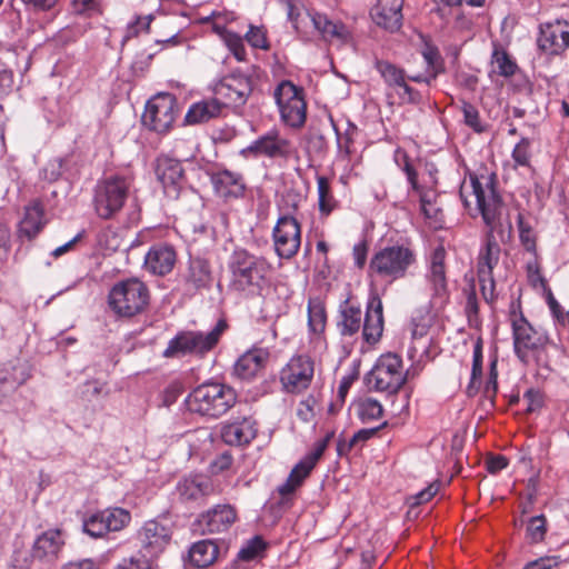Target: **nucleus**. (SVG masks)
I'll return each mask as SVG.
<instances>
[{"label": "nucleus", "mask_w": 569, "mask_h": 569, "mask_svg": "<svg viewBox=\"0 0 569 569\" xmlns=\"http://www.w3.org/2000/svg\"><path fill=\"white\" fill-rule=\"evenodd\" d=\"M460 198L466 208H471L473 202L475 209L481 213L483 222L489 227L479 249L477 274H493L501 252L493 229L502 211V200L496 189V176L487 172L470 173L469 180L461 184Z\"/></svg>", "instance_id": "nucleus-1"}, {"label": "nucleus", "mask_w": 569, "mask_h": 569, "mask_svg": "<svg viewBox=\"0 0 569 569\" xmlns=\"http://www.w3.org/2000/svg\"><path fill=\"white\" fill-rule=\"evenodd\" d=\"M417 262V253L408 243H393L377 249L368 264L372 282L393 283L406 278Z\"/></svg>", "instance_id": "nucleus-2"}, {"label": "nucleus", "mask_w": 569, "mask_h": 569, "mask_svg": "<svg viewBox=\"0 0 569 569\" xmlns=\"http://www.w3.org/2000/svg\"><path fill=\"white\" fill-rule=\"evenodd\" d=\"M361 325L363 340L369 345L377 343L383 332V307L380 297L373 293L369 297L366 317L362 322V311L359 306L346 301L341 306L338 328L342 336H353Z\"/></svg>", "instance_id": "nucleus-3"}, {"label": "nucleus", "mask_w": 569, "mask_h": 569, "mask_svg": "<svg viewBox=\"0 0 569 569\" xmlns=\"http://www.w3.org/2000/svg\"><path fill=\"white\" fill-rule=\"evenodd\" d=\"M231 288L244 296L260 295L267 283L270 264L262 258L246 249H237L229 260Z\"/></svg>", "instance_id": "nucleus-4"}, {"label": "nucleus", "mask_w": 569, "mask_h": 569, "mask_svg": "<svg viewBox=\"0 0 569 569\" xmlns=\"http://www.w3.org/2000/svg\"><path fill=\"white\" fill-rule=\"evenodd\" d=\"M131 183V178L122 174H112L99 180L92 197L96 214L103 220L116 219L128 200Z\"/></svg>", "instance_id": "nucleus-5"}, {"label": "nucleus", "mask_w": 569, "mask_h": 569, "mask_svg": "<svg viewBox=\"0 0 569 569\" xmlns=\"http://www.w3.org/2000/svg\"><path fill=\"white\" fill-rule=\"evenodd\" d=\"M417 373L418 370L413 366L407 370L403 369L399 355L387 352L376 360L365 380L369 389L393 395L400 390L409 377Z\"/></svg>", "instance_id": "nucleus-6"}, {"label": "nucleus", "mask_w": 569, "mask_h": 569, "mask_svg": "<svg viewBox=\"0 0 569 569\" xmlns=\"http://www.w3.org/2000/svg\"><path fill=\"white\" fill-rule=\"evenodd\" d=\"M150 301L147 284L138 278L120 280L108 295L110 309L121 318H131L146 310Z\"/></svg>", "instance_id": "nucleus-7"}, {"label": "nucleus", "mask_w": 569, "mask_h": 569, "mask_svg": "<svg viewBox=\"0 0 569 569\" xmlns=\"http://www.w3.org/2000/svg\"><path fill=\"white\" fill-rule=\"evenodd\" d=\"M236 399L232 388L221 383H206L197 387L184 402L190 412L218 418L236 403Z\"/></svg>", "instance_id": "nucleus-8"}, {"label": "nucleus", "mask_w": 569, "mask_h": 569, "mask_svg": "<svg viewBox=\"0 0 569 569\" xmlns=\"http://www.w3.org/2000/svg\"><path fill=\"white\" fill-rule=\"evenodd\" d=\"M227 328L226 320L220 319L208 332H180L169 340L162 355L166 358H178L187 355L204 356L218 345Z\"/></svg>", "instance_id": "nucleus-9"}, {"label": "nucleus", "mask_w": 569, "mask_h": 569, "mask_svg": "<svg viewBox=\"0 0 569 569\" xmlns=\"http://www.w3.org/2000/svg\"><path fill=\"white\" fill-rule=\"evenodd\" d=\"M447 251L438 244L425 258V283L430 297V307L440 310L449 301L450 292L447 278Z\"/></svg>", "instance_id": "nucleus-10"}, {"label": "nucleus", "mask_w": 569, "mask_h": 569, "mask_svg": "<svg viewBox=\"0 0 569 569\" xmlns=\"http://www.w3.org/2000/svg\"><path fill=\"white\" fill-rule=\"evenodd\" d=\"M281 121L293 129L301 128L307 119V103L302 88L282 80L273 91Z\"/></svg>", "instance_id": "nucleus-11"}, {"label": "nucleus", "mask_w": 569, "mask_h": 569, "mask_svg": "<svg viewBox=\"0 0 569 569\" xmlns=\"http://www.w3.org/2000/svg\"><path fill=\"white\" fill-rule=\"evenodd\" d=\"M509 320L512 328L515 353L522 362H526L530 351L541 349L547 345L548 337L537 331L528 322L522 312L517 310L515 302L510 306Z\"/></svg>", "instance_id": "nucleus-12"}, {"label": "nucleus", "mask_w": 569, "mask_h": 569, "mask_svg": "<svg viewBox=\"0 0 569 569\" xmlns=\"http://www.w3.org/2000/svg\"><path fill=\"white\" fill-rule=\"evenodd\" d=\"M177 117V99L173 94L161 92L147 101L142 123L158 133L168 132Z\"/></svg>", "instance_id": "nucleus-13"}, {"label": "nucleus", "mask_w": 569, "mask_h": 569, "mask_svg": "<svg viewBox=\"0 0 569 569\" xmlns=\"http://www.w3.org/2000/svg\"><path fill=\"white\" fill-rule=\"evenodd\" d=\"M211 90L224 109L238 108L246 104L252 92V82L248 76L233 72L216 80Z\"/></svg>", "instance_id": "nucleus-14"}, {"label": "nucleus", "mask_w": 569, "mask_h": 569, "mask_svg": "<svg viewBox=\"0 0 569 569\" xmlns=\"http://www.w3.org/2000/svg\"><path fill=\"white\" fill-rule=\"evenodd\" d=\"M271 237L276 254L280 259H291L301 246V224L289 213L280 214Z\"/></svg>", "instance_id": "nucleus-15"}, {"label": "nucleus", "mask_w": 569, "mask_h": 569, "mask_svg": "<svg viewBox=\"0 0 569 569\" xmlns=\"http://www.w3.org/2000/svg\"><path fill=\"white\" fill-rule=\"evenodd\" d=\"M313 375V360L305 355L295 356L280 370V383L287 393H301L310 387Z\"/></svg>", "instance_id": "nucleus-16"}, {"label": "nucleus", "mask_w": 569, "mask_h": 569, "mask_svg": "<svg viewBox=\"0 0 569 569\" xmlns=\"http://www.w3.org/2000/svg\"><path fill=\"white\" fill-rule=\"evenodd\" d=\"M131 521L129 510L120 507L94 512L83 520V531L92 538H102L108 532L120 531Z\"/></svg>", "instance_id": "nucleus-17"}, {"label": "nucleus", "mask_w": 569, "mask_h": 569, "mask_svg": "<svg viewBox=\"0 0 569 569\" xmlns=\"http://www.w3.org/2000/svg\"><path fill=\"white\" fill-rule=\"evenodd\" d=\"M291 142L280 134L277 128H271L239 151L244 159L266 157L269 159L288 158Z\"/></svg>", "instance_id": "nucleus-18"}, {"label": "nucleus", "mask_w": 569, "mask_h": 569, "mask_svg": "<svg viewBox=\"0 0 569 569\" xmlns=\"http://www.w3.org/2000/svg\"><path fill=\"white\" fill-rule=\"evenodd\" d=\"M538 50L546 56H560L569 48V21L555 19L539 24Z\"/></svg>", "instance_id": "nucleus-19"}, {"label": "nucleus", "mask_w": 569, "mask_h": 569, "mask_svg": "<svg viewBox=\"0 0 569 569\" xmlns=\"http://www.w3.org/2000/svg\"><path fill=\"white\" fill-rule=\"evenodd\" d=\"M333 435V431H328L323 438L317 440L313 448L293 467L287 481L279 487V492L282 496L292 493L301 486L326 451Z\"/></svg>", "instance_id": "nucleus-20"}, {"label": "nucleus", "mask_w": 569, "mask_h": 569, "mask_svg": "<svg viewBox=\"0 0 569 569\" xmlns=\"http://www.w3.org/2000/svg\"><path fill=\"white\" fill-rule=\"evenodd\" d=\"M237 510L230 503H219L200 513L196 525L206 533H220L229 530L237 521Z\"/></svg>", "instance_id": "nucleus-21"}, {"label": "nucleus", "mask_w": 569, "mask_h": 569, "mask_svg": "<svg viewBox=\"0 0 569 569\" xmlns=\"http://www.w3.org/2000/svg\"><path fill=\"white\" fill-rule=\"evenodd\" d=\"M214 492L210 478L203 475H193L182 478L176 486V496L183 503H202Z\"/></svg>", "instance_id": "nucleus-22"}, {"label": "nucleus", "mask_w": 569, "mask_h": 569, "mask_svg": "<svg viewBox=\"0 0 569 569\" xmlns=\"http://www.w3.org/2000/svg\"><path fill=\"white\" fill-rule=\"evenodd\" d=\"M257 431L251 416H234L222 426L221 438L229 446H244L256 438Z\"/></svg>", "instance_id": "nucleus-23"}, {"label": "nucleus", "mask_w": 569, "mask_h": 569, "mask_svg": "<svg viewBox=\"0 0 569 569\" xmlns=\"http://www.w3.org/2000/svg\"><path fill=\"white\" fill-rule=\"evenodd\" d=\"M169 539V529L156 520L144 522L138 531V540L143 557H154L162 552Z\"/></svg>", "instance_id": "nucleus-24"}, {"label": "nucleus", "mask_w": 569, "mask_h": 569, "mask_svg": "<svg viewBox=\"0 0 569 569\" xmlns=\"http://www.w3.org/2000/svg\"><path fill=\"white\" fill-rule=\"evenodd\" d=\"M64 543L66 536L62 530L49 529L36 538L31 555L40 561L52 562L58 559Z\"/></svg>", "instance_id": "nucleus-25"}, {"label": "nucleus", "mask_w": 569, "mask_h": 569, "mask_svg": "<svg viewBox=\"0 0 569 569\" xmlns=\"http://www.w3.org/2000/svg\"><path fill=\"white\" fill-rule=\"evenodd\" d=\"M213 282L211 266L208 260L194 257L189 259L184 273V287L187 292L196 293L209 289Z\"/></svg>", "instance_id": "nucleus-26"}, {"label": "nucleus", "mask_w": 569, "mask_h": 569, "mask_svg": "<svg viewBox=\"0 0 569 569\" xmlns=\"http://www.w3.org/2000/svg\"><path fill=\"white\" fill-rule=\"evenodd\" d=\"M403 0H378L371 10L375 23L388 31L395 32L402 26Z\"/></svg>", "instance_id": "nucleus-27"}, {"label": "nucleus", "mask_w": 569, "mask_h": 569, "mask_svg": "<svg viewBox=\"0 0 569 569\" xmlns=\"http://www.w3.org/2000/svg\"><path fill=\"white\" fill-rule=\"evenodd\" d=\"M156 173L164 193L170 198H177L183 183L182 164L177 160L163 159L158 162Z\"/></svg>", "instance_id": "nucleus-28"}, {"label": "nucleus", "mask_w": 569, "mask_h": 569, "mask_svg": "<svg viewBox=\"0 0 569 569\" xmlns=\"http://www.w3.org/2000/svg\"><path fill=\"white\" fill-rule=\"evenodd\" d=\"M210 181L214 192L226 199L240 198L246 190L242 174L227 169L211 173Z\"/></svg>", "instance_id": "nucleus-29"}, {"label": "nucleus", "mask_w": 569, "mask_h": 569, "mask_svg": "<svg viewBox=\"0 0 569 569\" xmlns=\"http://www.w3.org/2000/svg\"><path fill=\"white\" fill-rule=\"evenodd\" d=\"M176 251L169 244L152 246L144 257V268L152 274L164 276L174 267Z\"/></svg>", "instance_id": "nucleus-30"}, {"label": "nucleus", "mask_w": 569, "mask_h": 569, "mask_svg": "<svg viewBox=\"0 0 569 569\" xmlns=\"http://www.w3.org/2000/svg\"><path fill=\"white\" fill-rule=\"evenodd\" d=\"M402 170L405 171L407 179L411 186V189L418 193L420 199V207L423 216L427 219H437L439 208L436 203L437 192L433 189H425L418 183L417 171L410 164L408 158L405 156V164Z\"/></svg>", "instance_id": "nucleus-31"}, {"label": "nucleus", "mask_w": 569, "mask_h": 569, "mask_svg": "<svg viewBox=\"0 0 569 569\" xmlns=\"http://www.w3.org/2000/svg\"><path fill=\"white\" fill-rule=\"evenodd\" d=\"M269 350L262 347H253L241 355L233 366L234 375L241 379L249 380L264 367Z\"/></svg>", "instance_id": "nucleus-32"}, {"label": "nucleus", "mask_w": 569, "mask_h": 569, "mask_svg": "<svg viewBox=\"0 0 569 569\" xmlns=\"http://www.w3.org/2000/svg\"><path fill=\"white\" fill-rule=\"evenodd\" d=\"M223 110V106L212 96L192 103L186 113L184 121L188 124L204 123L220 117Z\"/></svg>", "instance_id": "nucleus-33"}, {"label": "nucleus", "mask_w": 569, "mask_h": 569, "mask_svg": "<svg viewBox=\"0 0 569 569\" xmlns=\"http://www.w3.org/2000/svg\"><path fill=\"white\" fill-rule=\"evenodd\" d=\"M44 224L43 207L39 201H33L26 207L24 216L19 222V237L31 240L42 230Z\"/></svg>", "instance_id": "nucleus-34"}, {"label": "nucleus", "mask_w": 569, "mask_h": 569, "mask_svg": "<svg viewBox=\"0 0 569 569\" xmlns=\"http://www.w3.org/2000/svg\"><path fill=\"white\" fill-rule=\"evenodd\" d=\"M307 16L315 30L318 31L325 40H331L336 38L341 41H346L348 39L349 31L343 23L333 22L326 14L316 10L307 11Z\"/></svg>", "instance_id": "nucleus-35"}, {"label": "nucleus", "mask_w": 569, "mask_h": 569, "mask_svg": "<svg viewBox=\"0 0 569 569\" xmlns=\"http://www.w3.org/2000/svg\"><path fill=\"white\" fill-rule=\"evenodd\" d=\"M220 556V549L216 540L203 539L194 542L189 549V560L198 568L211 566Z\"/></svg>", "instance_id": "nucleus-36"}, {"label": "nucleus", "mask_w": 569, "mask_h": 569, "mask_svg": "<svg viewBox=\"0 0 569 569\" xmlns=\"http://www.w3.org/2000/svg\"><path fill=\"white\" fill-rule=\"evenodd\" d=\"M281 3L284 6L287 20L291 23L295 32L300 37L307 36V27L310 21L307 16L308 10L298 0H281Z\"/></svg>", "instance_id": "nucleus-37"}, {"label": "nucleus", "mask_w": 569, "mask_h": 569, "mask_svg": "<svg viewBox=\"0 0 569 569\" xmlns=\"http://www.w3.org/2000/svg\"><path fill=\"white\" fill-rule=\"evenodd\" d=\"M318 208L322 217H328L339 207L335 198L330 180L325 176H317Z\"/></svg>", "instance_id": "nucleus-38"}, {"label": "nucleus", "mask_w": 569, "mask_h": 569, "mask_svg": "<svg viewBox=\"0 0 569 569\" xmlns=\"http://www.w3.org/2000/svg\"><path fill=\"white\" fill-rule=\"evenodd\" d=\"M308 327L316 335L323 332L327 322V313L323 301L319 297L308 299Z\"/></svg>", "instance_id": "nucleus-39"}, {"label": "nucleus", "mask_w": 569, "mask_h": 569, "mask_svg": "<svg viewBox=\"0 0 569 569\" xmlns=\"http://www.w3.org/2000/svg\"><path fill=\"white\" fill-rule=\"evenodd\" d=\"M358 418L362 423L376 421L382 417V405L373 398H365L356 403Z\"/></svg>", "instance_id": "nucleus-40"}, {"label": "nucleus", "mask_w": 569, "mask_h": 569, "mask_svg": "<svg viewBox=\"0 0 569 569\" xmlns=\"http://www.w3.org/2000/svg\"><path fill=\"white\" fill-rule=\"evenodd\" d=\"M482 346L480 341H477L473 346L471 377L467 387L469 395H475L479 390L482 377Z\"/></svg>", "instance_id": "nucleus-41"}, {"label": "nucleus", "mask_w": 569, "mask_h": 569, "mask_svg": "<svg viewBox=\"0 0 569 569\" xmlns=\"http://www.w3.org/2000/svg\"><path fill=\"white\" fill-rule=\"evenodd\" d=\"M376 69L389 88H393L405 76V70L388 61H378Z\"/></svg>", "instance_id": "nucleus-42"}, {"label": "nucleus", "mask_w": 569, "mask_h": 569, "mask_svg": "<svg viewBox=\"0 0 569 569\" xmlns=\"http://www.w3.org/2000/svg\"><path fill=\"white\" fill-rule=\"evenodd\" d=\"M376 69L389 88H393L405 76V70L388 61H378Z\"/></svg>", "instance_id": "nucleus-43"}, {"label": "nucleus", "mask_w": 569, "mask_h": 569, "mask_svg": "<svg viewBox=\"0 0 569 569\" xmlns=\"http://www.w3.org/2000/svg\"><path fill=\"white\" fill-rule=\"evenodd\" d=\"M376 69L389 88H393L405 76V70L388 61H378Z\"/></svg>", "instance_id": "nucleus-44"}, {"label": "nucleus", "mask_w": 569, "mask_h": 569, "mask_svg": "<svg viewBox=\"0 0 569 569\" xmlns=\"http://www.w3.org/2000/svg\"><path fill=\"white\" fill-rule=\"evenodd\" d=\"M392 91L398 97L399 103H419L422 96L418 90L408 84V77L405 76L393 88Z\"/></svg>", "instance_id": "nucleus-45"}, {"label": "nucleus", "mask_w": 569, "mask_h": 569, "mask_svg": "<svg viewBox=\"0 0 569 569\" xmlns=\"http://www.w3.org/2000/svg\"><path fill=\"white\" fill-rule=\"evenodd\" d=\"M492 63L496 67L497 72L502 77H511L517 70V64L505 50H493Z\"/></svg>", "instance_id": "nucleus-46"}, {"label": "nucleus", "mask_w": 569, "mask_h": 569, "mask_svg": "<svg viewBox=\"0 0 569 569\" xmlns=\"http://www.w3.org/2000/svg\"><path fill=\"white\" fill-rule=\"evenodd\" d=\"M547 533V520L543 515L531 517L527 523V537L531 543H539Z\"/></svg>", "instance_id": "nucleus-47"}, {"label": "nucleus", "mask_w": 569, "mask_h": 569, "mask_svg": "<svg viewBox=\"0 0 569 569\" xmlns=\"http://www.w3.org/2000/svg\"><path fill=\"white\" fill-rule=\"evenodd\" d=\"M266 549V542L259 536L249 539L239 550L238 558L243 561H250L258 558Z\"/></svg>", "instance_id": "nucleus-48"}, {"label": "nucleus", "mask_w": 569, "mask_h": 569, "mask_svg": "<svg viewBox=\"0 0 569 569\" xmlns=\"http://www.w3.org/2000/svg\"><path fill=\"white\" fill-rule=\"evenodd\" d=\"M222 40L238 61L246 60L247 51L243 39L239 34L227 30L222 33Z\"/></svg>", "instance_id": "nucleus-49"}, {"label": "nucleus", "mask_w": 569, "mask_h": 569, "mask_svg": "<svg viewBox=\"0 0 569 569\" xmlns=\"http://www.w3.org/2000/svg\"><path fill=\"white\" fill-rule=\"evenodd\" d=\"M517 224L519 229V238L521 244L528 252L536 254V236L531 227L527 222H525L523 216L521 213L518 214Z\"/></svg>", "instance_id": "nucleus-50"}, {"label": "nucleus", "mask_w": 569, "mask_h": 569, "mask_svg": "<svg viewBox=\"0 0 569 569\" xmlns=\"http://www.w3.org/2000/svg\"><path fill=\"white\" fill-rule=\"evenodd\" d=\"M531 141L528 138H521L520 141L515 146L511 157L515 162V167H530L531 159Z\"/></svg>", "instance_id": "nucleus-51"}, {"label": "nucleus", "mask_w": 569, "mask_h": 569, "mask_svg": "<svg viewBox=\"0 0 569 569\" xmlns=\"http://www.w3.org/2000/svg\"><path fill=\"white\" fill-rule=\"evenodd\" d=\"M462 113L465 123L476 132H482L485 127L480 120L478 109L470 102L462 101Z\"/></svg>", "instance_id": "nucleus-52"}, {"label": "nucleus", "mask_w": 569, "mask_h": 569, "mask_svg": "<svg viewBox=\"0 0 569 569\" xmlns=\"http://www.w3.org/2000/svg\"><path fill=\"white\" fill-rule=\"evenodd\" d=\"M463 295L466 297L465 311L469 320H471L472 318L477 317L479 312L476 283L473 279H471L470 283L463 288Z\"/></svg>", "instance_id": "nucleus-53"}, {"label": "nucleus", "mask_w": 569, "mask_h": 569, "mask_svg": "<svg viewBox=\"0 0 569 569\" xmlns=\"http://www.w3.org/2000/svg\"><path fill=\"white\" fill-rule=\"evenodd\" d=\"M244 37L252 48L262 50L269 49L267 32L262 27L250 26Z\"/></svg>", "instance_id": "nucleus-54"}, {"label": "nucleus", "mask_w": 569, "mask_h": 569, "mask_svg": "<svg viewBox=\"0 0 569 569\" xmlns=\"http://www.w3.org/2000/svg\"><path fill=\"white\" fill-rule=\"evenodd\" d=\"M23 379H17L10 376L7 370L0 369V405L4 399L16 391V389L23 382Z\"/></svg>", "instance_id": "nucleus-55"}, {"label": "nucleus", "mask_w": 569, "mask_h": 569, "mask_svg": "<svg viewBox=\"0 0 569 569\" xmlns=\"http://www.w3.org/2000/svg\"><path fill=\"white\" fill-rule=\"evenodd\" d=\"M480 284V291L483 300L491 305L496 300V281L493 274H477Z\"/></svg>", "instance_id": "nucleus-56"}, {"label": "nucleus", "mask_w": 569, "mask_h": 569, "mask_svg": "<svg viewBox=\"0 0 569 569\" xmlns=\"http://www.w3.org/2000/svg\"><path fill=\"white\" fill-rule=\"evenodd\" d=\"M378 429L379 428L361 429L352 436L348 443L339 441L337 446L338 453L342 455L346 450L351 449L357 443L367 441L378 431Z\"/></svg>", "instance_id": "nucleus-57"}, {"label": "nucleus", "mask_w": 569, "mask_h": 569, "mask_svg": "<svg viewBox=\"0 0 569 569\" xmlns=\"http://www.w3.org/2000/svg\"><path fill=\"white\" fill-rule=\"evenodd\" d=\"M422 57L425 59V62L427 64L428 71H436V76L442 71L441 62H440V54L436 47L427 44L425 49L422 50Z\"/></svg>", "instance_id": "nucleus-58"}, {"label": "nucleus", "mask_w": 569, "mask_h": 569, "mask_svg": "<svg viewBox=\"0 0 569 569\" xmlns=\"http://www.w3.org/2000/svg\"><path fill=\"white\" fill-rule=\"evenodd\" d=\"M547 305L556 325L565 326L569 322V311L565 312L561 305L557 301L551 292L547 296Z\"/></svg>", "instance_id": "nucleus-59"}, {"label": "nucleus", "mask_w": 569, "mask_h": 569, "mask_svg": "<svg viewBox=\"0 0 569 569\" xmlns=\"http://www.w3.org/2000/svg\"><path fill=\"white\" fill-rule=\"evenodd\" d=\"M63 160L60 158L50 160L41 171V176L49 182L57 181L62 174Z\"/></svg>", "instance_id": "nucleus-60"}, {"label": "nucleus", "mask_w": 569, "mask_h": 569, "mask_svg": "<svg viewBox=\"0 0 569 569\" xmlns=\"http://www.w3.org/2000/svg\"><path fill=\"white\" fill-rule=\"evenodd\" d=\"M315 405L316 399L311 396L301 400L297 407L298 418L303 422L311 421L315 416Z\"/></svg>", "instance_id": "nucleus-61"}, {"label": "nucleus", "mask_w": 569, "mask_h": 569, "mask_svg": "<svg viewBox=\"0 0 569 569\" xmlns=\"http://www.w3.org/2000/svg\"><path fill=\"white\" fill-rule=\"evenodd\" d=\"M560 562V558L558 556H546L540 557L536 560L529 561L523 569H552L557 567Z\"/></svg>", "instance_id": "nucleus-62"}, {"label": "nucleus", "mask_w": 569, "mask_h": 569, "mask_svg": "<svg viewBox=\"0 0 569 569\" xmlns=\"http://www.w3.org/2000/svg\"><path fill=\"white\" fill-rule=\"evenodd\" d=\"M523 399L527 401V411L539 410L543 405V396L539 390L529 389L525 392Z\"/></svg>", "instance_id": "nucleus-63"}, {"label": "nucleus", "mask_w": 569, "mask_h": 569, "mask_svg": "<svg viewBox=\"0 0 569 569\" xmlns=\"http://www.w3.org/2000/svg\"><path fill=\"white\" fill-rule=\"evenodd\" d=\"M368 254V246L365 241L358 242L353 246L352 257L355 261V266L359 269H362L367 262Z\"/></svg>", "instance_id": "nucleus-64"}]
</instances>
